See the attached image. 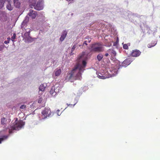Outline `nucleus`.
I'll return each mask as SVG.
<instances>
[{"instance_id": "obj_7", "label": "nucleus", "mask_w": 160, "mask_h": 160, "mask_svg": "<svg viewBox=\"0 0 160 160\" xmlns=\"http://www.w3.org/2000/svg\"><path fill=\"white\" fill-rule=\"evenodd\" d=\"M51 111L49 108H45L42 112V118L43 119H45L47 117H49L50 115Z\"/></svg>"}, {"instance_id": "obj_13", "label": "nucleus", "mask_w": 160, "mask_h": 160, "mask_svg": "<svg viewBox=\"0 0 160 160\" xmlns=\"http://www.w3.org/2000/svg\"><path fill=\"white\" fill-rule=\"evenodd\" d=\"M141 52L138 50H133L132 53V55L134 57H137L139 56Z\"/></svg>"}, {"instance_id": "obj_9", "label": "nucleus", "mask_w": 160, "mask_h": 160, "mask_svg": "<svg viewBox=\"0 0 160 160\" xmlns=\"http://www.w3.org/2000/svg\"><path fill=\"white\" fill-rule=\"evenodd\" d=\"M37 12L36 11H34L32 9L29 10V12L28 14V15L30 17H31L32 19L35 18L37 15Z\"/></svg>"}, {"instance_id": "obj_32", "label": "nucleus", "mask_w": 160, "mask_h": 160, "mask_svg": "<svg viewBox=\"0 0 160 160\" xmlns=\"http://www.w3.org/2000/svg\"><path fill=\"white\" fill-rule=\"evenodd\" d=\"M9 41H8V40H7V41H5L4 42V43L5 44H8L9 43Z\"/></svg>"}, {"instance_id": "obj_36", "label": "nucleus", "mask_w": 160, "mask_h": 160, "mask_svg": "<svg viewBox=\"0 0 160 160\" xmlns=\"http://www.w3.org/2000/svg\"><path fill=\"white\" fill-rule=\"evenodd\" d=\"M57 114H58V116H59V115H60L61 114V113H60V114H59V112H59V110H57Z\"/></svg>"}, {"instance_id": "obj_8", "label": "nucleus", "mask_w": 160, "mask_h": 160, "mask_svg": "<svg viewBox=\"0 0 160 160\" xmlns=\"http://www.w3.org/2000/svg\"><path fill=\"white\" fill-rule=\"evenodd\" d=\"M85 39V40L83 42V44L82 45H79V46L81 47V48H83L85 45L87 46L88 45V43H89L91 41V38L88 36L86 37Z\"/></svg>"}, {"instance_id": "obj_5", "label": "nucleus", "mask_w": 160, "mask_h": 160, "mask_svg": "<svg viewBox=\"0 0 160 160\" xmlns=\"http://www.w3.org/2000/svg\"><path fill=\"white\" fill-rule=\"evenodd\" d=\"M61 88L58 84L56 85L55 86L52 87L50 93L52 96H55L56 94L59 92L61 90Z\"/></svg>"}, {"instance_id": "obj_17", "label": "nucleus", "mask_w": 160, "mask_h": 160, "mask_svg": "<svg viewBox=\"0 0 160 160\" xmlns=\"http://www.w3.org/2000/svg\"><path fill=\"white\" fill-rule=\"evenodd\" d=\"M33 40V39L30 36H29L24 40V41L26 43H30L32 42Z\"/></svg>"}, {"instance_id": "obj_16", "label": "nucleus", "mask_w": 160, "mask_h": 160, "mask_svg": "<svg viewBox=\"0 0 160 160\" xmlns=\"http://www.w3.org/2000/svg\"><path fill=\"white\" fill-rule=\"evenodd\" d=\"M47 86V85L46 83H43V84H41L39 87V92L40 93V91H44L45 88Z\"/></svg>"}, {"instance_id": "obj_39", "label": "nucleus", "mask_w": 160, "mask_h": 160, "mask_svg": "<svg viewBox=\"0 0 160 160\" xmlns=\"http://www.w3.org/2000/svg\"><path fill=\"white\" fill-rule=\"evenodd\" d=\"M9 133H11V131H10V129H9Z\"/></svg>"}, {"instance_id": "obj_6", "label": "nucleus", "mask_w": 160, "mask_h": 160, "mask_svg": "<svg viewBox=\"0 0 160 160\" xmlns=\"http://www.w3.org/2000/svg\"><path fill=\"white\" fill-rule=\"evenodd\" d=\"M43 0H40L38 1L36 5H35L36 2H35L32 5L34 7V8L35 9L40 10L43 9Z\"/></svg>"}, {"instance_id": "obj_1", "label": "nucleus", "mask_w": 160, "mask_h": 160, "mask_svg": "<svg viewBox=\"0 0 160 160\" xmlns=\"http://www.w3.org/2000/svg\"><path fill=\"white\" fill-rule=\"evenodd\" d=\"M87 59V55L85 52H82L79 56L77 61L78 63L75 68L70 73H69L67 76L66 79L71 80L72 78L75 79L80 80L82 78L81 73L85 70L86 62V60Z\"/></svg>"}, {"instance_id": "obj_33", "label": "nucleus", "mask_w": 160, "mask_h": 160, "mask_svg": "<svg viewBox=\"0 0 160 160\" xmlns=\"http://www.w3.org/2000/svg\"><path fill=\"white\" fill-rule=\"evenodd\" d=\"M67 1H70V2H74L75 0H66Z\"/></svg>"}, {"instance_id": "obj_12", "label": "nucleus", "mask_w": 160, "mask_h": 160, "mask_svg": "<svg viewBox=\"0 0 160 160\" xmlns=\"http://www.w3.org/2000/svg\"><path fill=\"white\" fill-rule=\"evenodd\" d=\"M68 32L66 30L64 31L62 33L59 40L61 42L63 41L65 38Z\"/></svg>"}, {"instance_id": "obj_26", "label": "nucleus", "mask_w": 160, "mask_h": 160, "mask_svg": "<svg viewBox=\"0 0 160 160\" xmlns=\"http://www.w3.org/2000/svg\"><path fill=\"white\" fill-rule=\"evenodd\" d=\"M16 34H13V35L11 38V40L12 42L14 41V40L16 38Z\"/></svg>"}, {"instance_id": "obj_22", "label": "nucleus", "mask_w": 160, "mask_h": 160, "mask_svg": "<svg viewBox=\"0 0 160 160\" xmlns=\"http://www.w3.org/2000/svg\"><path fill=\"white\" fill-rule=\"evenodd\" d=\"M8 137V136H3L2 138H0V143H1L2 142L6 139Z\"/></svg>"}, {"instance_id": "obj_38", "label": "nucleus", "mask_w": 160, "mask_h": 160, "mask_svg": "<svg viewBox=\"0 0 160 160\" xmlns=\"http://www.w3.org/2000/svg\"><path fill=\"white\" fill-rule=\"evenodd\" d=\"M72 52H72V51H71V53H70V55H72L73 54V53H72Z\"/></svg>"}, {"instance_id": "obj_23", "label": "nucleus", "mask_w": 160, "mask_h": 160, "mask_svg": "<svg viewBox=\"0 0 160 160\" xmlns=\"http://www.w3.org/2000/svg\"><path fill=\"white\" fill-rule=\"evenodd\" d=\"M103 57V55L102 54H99L97 56V58L98 61H100Z\"/></svg>"}, {"instance_id": "obj_28", "label": "nucleus", "mask_w": 160, "mask_h": 160, "mask_svg": "<svg viewBox=\"0 0 160 160\" xmlns=\"http://www.w3.org/2000/svg\"><path fill=\"white\" fill-rule=\"evenodd\" d=\"M42 98L40 97V98H39L38 99V103H41V102H42Z\"/></svg>"}, {"instance_id": "obj_19", "label": "nucleus", "mask_w": 160, "mask_h": 160, "mask_svg": "<svg viewBox=\"0 0 160 160\" xmlns=\"http://www.w3.org/2000/svg\"><path fill=\"white\" fill-rule=\"evenodd\" d=\"M30 36V32H27L25 33L23 35V39L25 40L28 37Z\"/></svg>"}, {"instance_id": "obj_3", "label": "nucleus", "mask_w": 160, "mask_h": 160, "mask_svg": "<svg viewBox=\"0 0 160 160\" xmlns=\"http://www.w3.org/2000/svg\"><path fill=\"white\" fill-rule=\"evenodd\" d=\"M91 51L95 52H101L104 50V48L100 43H95L91 46Z\"/></svg>"}, {"instance_id": "obj_29", "label": "nucleus", "mask_w": 160, "mask_h": 160, "mask_svg": "<svg viewBox=\"0 0 160 160\" xmlns=\"http://www.w3.org/2000/svg\"><path fill=\"white\" fill-rule=\"evenodd\" d=\"M4 46L3 45H1L0 46V51H2L4 49Z\"/></svg>"}, {"instance_id": "obj_40", "label": "nucleus", "mask_w": 160, "mask_h": 160, "mask_svg": "<svg viewBox=\"0 0 160 160\" xmlns=\"http://www.w3.org/2000/svg\"><path fill=\"white\" fill-rule=\"evenodd\" d=\"M128 45H129V46L130 45V43H128Z\"/></svg>"}, {"instance_id": "obj_42", "label": "nucleus", "mask_w": 160, "mask_h": 160, "mask_svg": "<svg viewBox=\"0 0 160 160\" xmlns=\"http://www.w3.org/2000/svg\"><path fill=\"white\" fill-rule=\"evenodd\" d=\"M159 37L160 38V37Z\"/></svg>"}, {"instance_id": "obj_25", "label": "nucleus", "mask_w": 160, "mask_h": 160, "mask_svg": "<svg viewBox=\"0 0 160 160\" xmlns=\"http://www.w3.org/2000/svg\"><path fill=\"white\" fill-rule=\"evenodd\" d=\"M157 42H155L154 43H153V44H148V47L149 48H151L152 47L154 46L157 44Z\"/></svg>"}, {"instance_id": "obj_27", "label": "nucleus", "mask_w": 160, "mask_h": 160, "mask_svg": "<svg viewBox=\"0 0 160 160\" xmlns=\"http://www.w3.org/2000/svg\"><path fill=\"white\" fill-rule=\"evenodd\" d=\"M123 48L124 49H127L128 48V47L127 44H124L123 46Z\"/></svg>"}, {"instance_id": "obj_24", "label": "nucleus", "mask_w": 160, "mask_h": 160, "mask_svg": "<svg viewBox=\"0 0 160 160\" xmlns=\"http://www.w3.org/2000/svg\"><path fill=\"white\" fill-rule=\"evenodd\" d=\"M5 1V0H0V9H1L3 7Z\"/></svg>"}, {"instance_id": "obj_4", "label": "nucleus", "mask_w": 160, "mask_h": 160, "mask_svg": "<svg viewBox=\"0 0 160 160\" xmlns=\"http://www.w3.org/2000/svg\"><path fill=\"white\" fill-rule=\"evenodd\" d=\"M15 124L11 127V129L18 130L21 129L24 125V122L22 120L18 121L17 119L15 122Z\"/></svg>"}, {"instance_id": "obj_11", "label": "nucleus", "mask_w": 160, "mask_h": 160, "mask_svg": "<svg viewBox=\"0 0 160 160\" xmlns=\"http://www.w3.org/2000/svg\"><path fill=\"white\" fill-rule=\"evenodd\" d=\"M12 2L11 1H8L7 4V8L9 11L12 10L13 8V5H12Z\"/></svg>"}, {"instance_id": "obj_31", "label": "nucleus", "mask_w": 160, "mask_h": 160, "mask_svg": "<svg viewBox=\"0 0 160 160\" xmlns=\"http://www.w3.org/2000/svg\"><path fill=\"white\" fill-rule=\"evenodd\" d=\"M26 108V106L25 105H22L20 107L21 109H25Z\"/></svg>"}, {"instance_id": "obj_41", "label": "nucleus", "mask_w": 160, "mask_h": 160, "mask_svg": "<svg viewBox=\"0 0 160 160\" xmlns=\"http://www.w3.org/2000/svg\"><path fill=\"white\" fill-rule=\"evenodd\" d=\"M76 103H75L74 104V105H73V106L76 104Z\"/></svg>"}, {"instance_id": "obj_21", "label": "nucleus", "mask_w": 160, "mask_h": 160, "mask_svg": "<svg viewBox=\"0 0 160 160\" xmlns=\"http://www.w3.org/2000/svg\"><path fill=\"white\" fill-rule=\"evenodd\" d=\"M7 121V119L5 118H2L1 123V124L3 125H4L6 124V122Z\"/></svg>"}, {"instance_id": "obj_14", "label": "nucleus", "mask_w": 160, "mask_h": 160, "mask_svg": "<svg viewBox=\"0 0 160 160\" xmlns=\"http://www.w3.org/2000/svg\"><path fill=\"white\" fill-rule=\"evenodd\" d=\"M29 20V18L28 16H26L24 20L23 21L21 25V28H23L24 26L28 22Z\"/></svg>"}, {"instance_id": "obj_35", "label": "nucleus", "mask_w": 160, "mask_h": 160, "mask_svg": "<svg viewBox=\"0 0 160 160\" xmlns=\"http://www.w3.org/2000/svg\"><path fill=\"white\" fill-rule=\"evenodd\" d=\"M57 114H58V116H59V115H60L61 114V113H60V114H59V112H59V110H57Z\"/></svg>"}, {"instance_id": "obj_15", "label": "nucleus", "mask_w": 160, "mask_h": 160, "mask_svg": "<svg viewBox=\"0 0 160 160\" xmlns=\"http://www.w3.org/2000/svg\"><path fill=\"white\" fill-rule=\"evenodd\" d=\"M61 73V70L60 69H57L53 73V75L54 74L55 76L58 77L60 75Z\"/></svg>"}, {"instance_id": "obj_34", "label": "nucleus", "mask_w": 160, "mask_h": 160, "mask_svg": "<svg viewBox=\"0 0 160 160\" xmlns=\"http://www.w3.org/2000/svg\"><path fill=\"white\" fill-rule=\"evenodd\" d=\"M109 53H108V52H107V53H106L105 54V56L106 57H108L109 55Z\"/></svg>"}, {"instance_id": "obj_10", "label": "nucleus", "mask_w": 160, "mask_h": 160, "mask_svg": "<svg viewBox=\"0 0 160 160\" xmlns=\"http://www.w3.org/2000/svg\"><path fill=\"white\" fill-rule=\"evenodd\" d=\"M109 54L111 55L112 58L113 59L116 55V52L113 49H110L107 51Z\"/></svg>"}, {"instance_id": "obj_30", "label": "nucleus", "mask_w": 160, "mask_h": 160, "mask_svg": "<svg viewBox=\"0 0 160 160\" xmlns=\"http://www.w3.org/2000/svg\"><path fill=\"white\" fill-rule=\"evenodd\" d=\"M76 45H74L71 49V51L73 52L76 48Z\"/></svg>"}, {"instance_id": "obj_18", "label": "nucleus", "mask_w": 160, "mask_h": 160, "mask_svg": "<svg viewBox=\"0 0 160 160\" xmlns=\"http://www.w3.org/2000/svg\"><path fill=\"white\" fill-rule=\"evenodd\" d=\"M13 3L14 6L16 8H19L20 6V3L18 0H14Z\"/></svg>"}, {"instance_id": "obj_20", "label": "nucleus", "mask_w": 160, "mask_h": 160, "mask_svg": "<svg viewBox=\"0 0 160 160\" xmlns=\"http://www.w3.org/2000/svg\"><path fill=\"white\" fill-rule=\"evenodd\" d=\"M130 63L128 62V60H124L122 64V66L126 67L127 66L129 65Z\"/></svg>"}, {"instance_id": "obj_2", "label": "nucleus", "mask_w": 160, "mask_h": 160, "mask_svg": "<svg viewBox=\"0 0 160 160\" xmlns=\"http://www.w3.org/2000/svg\"><path fill=\"white\" fill-rule=\"evenodd\" d=\"M102 73L98 74V77L101 79H104L115 76L118 73L116 69H107L103 70Z\"/></svg>"}, {"instance_id": "obj_37", "label": "nucleus", "mask_w": 160, "mask_h": 160, "mask_svg": "<svg viewBox=\"0 0 160 160\" xmlns=\"http://www.w3.org/2000/svg\"><path fill=\"white\" fill-rule=\"evenodd\" d=\"M7 39H8V41H10V40H11V38H7Z\"/></svg>"}]
</instances>
